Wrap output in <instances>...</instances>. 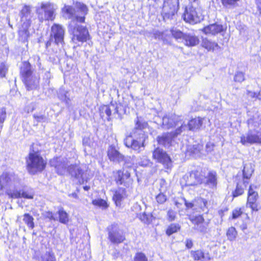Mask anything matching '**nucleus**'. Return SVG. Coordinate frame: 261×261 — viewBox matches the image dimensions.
Returning a JSON list of instances; mask_svg holds the SVG:
<instances>
[{
    "label": "nucleus",
    "instance_id": "69168bd1",
    "mask_svg": "<svg viewBox=\"0 0 261 261\" xmlns=\"http://www.w3.org/2000/svg\"><path fill=\"white\" fill-rule=\"evenodd\" d=\"M255 4L259 13L261 15V0H255Z\"/></svg>",
    "mask_w": 261,
    "mask_h": 261
},
{
    "label": "nucleus",
    "instance_id": "37998d69",
    "mask_svg": "<svg viewBox=\"0 0 261 261\" xmlns=\"http://www.w3.org/2000/svg\"><path fill=\"white\" fill-rule=\"evenodd\" d=\"M196 203L202 211H204L205 209L207 208V201L204 199L201 198H198L196 200Z\"/></svg>",
    "mask_w": 261,
    "mask_h": 261
},
{
    "label": "nucleus",
    "instance_id": "0eeeda50",
    "mask_svg": "<svg viewBox=\"0 0 261 261\" xmlns=\"http://www.w3.org/2000/svg\"><path fill=\"white\" fill-rule=\"evenodd\" d=\"M186 127H187L186 125H183L182 124L181 126L177 128L174 131L163 133L162 135L159 136L156 139L158 144L165 147H169L171 145L173 139L179 135Z\"/></svg>",
    "mask_w": 261,
    "mask_h": 261
},
{
    "label": "nucleus",
    "instance_id": "de8ad7c7",
    "mask_svg": "<svg viewBox=\"0 0 261 261\" xmlns=\"http://www.w3.org/2000/svg\"><path fill=\"white\" fill-rule=\"evenodd\" d=\"M245 80L244 74L242 72H237L234 77V80L236 82H242Z\"/></svg>",
    "mask_w": 261,
    "mask_h": 261
},
{
    "label": "nucleus",
    "instance_id": "79ce46f5",
    "mask_svg": "<svg viewBox=\"0 0 261 261\" xmlns=\"http://www.w3.org/2000/svg\"><path fill=\"white\" fill-rule=\"evenodd\" d=\"M0 180L2 183L8 184L11 181V175L8 172H4L0 175Z\"/></svg>",
    "mask_w": 261,
    "mask_h": 261
},
{
    "label": "nucleus",
    "instance_id": "412c9836",
    "mask_svg": "<svg viewBox=\"0 0 261 261\" xmlns=\"http://www.w3.org/2000/svg\"><path fill=\"white\" fill-rule=\"evenodd\" d=\"M98 113L100 118L103 121H109L111 120V110L108 105H101L98 109Z\"/></svg>",
    "mask_w": 261,
    "mask_h": 261
},
{
    "label": "nucleus",
    "instance_id": "c9c22d12",
    "mask_svg": "<svg viewBox=\"0 0 261 261\" xmlns=\"http://www.w3.org/2000/svg\"><path fill=\"white\" fill-rule=\"evenodd\" d=\"M180 226L178 224L173 223L170 224L166 230V233L168 236L176 232L180 229Z\"/></svg>",
    "mask_w": 261,
    "mask_h": 261
},
{
    "label": "nucleus",
    "instance_id": "6e6552de",
    "mask_svg": "<svg viewBox=\"0 0 261 261\" xmlns=\"http://www.w3.org/2000/svg\"><path fill=\"white\" fill-rule=\"evenodd\" d=\"M152 158L156 162L162 164L166 169H170L172 166L170 157L162 148H156L152 152Z\"/></svg>",
    "mask_w": 261,
    "mask_h": 261
},
{
    "label": "nucleus",
    "instance_id": "f257e3e1",
    "mask_svg": "<svg viewBox=\"0 0 261 261\" xmlns=\"http://www.w3.org/2000/svg\"><path fill=\"white\" fill-rule=\"evenodd\" d=\"M78 11L81 15L76 16L72 21L68 24V32L71 36V40L74 43L80 42L83 43L90 41L91 36L88 28L77 23H84L86 21V16L88 12V8L83 3H76Z\"/></svg>",
    "mask_w": 261,
    "mask_h": 261
},
{
    "label": "nucleus",
    "instance_id": "393cba45",
    "mask_svg": "<svg viewBox=\"0 0 261 261\" xmlns=\"http://www.w3.org/2000/svg\"><path fill=\"white\" fill-rule=\"evenodd\" d=\"M248 181L243 180L238 182L235 191L233 192V196L234 197L241 195L244 192V189L246 188Z\"/></svg>",
    "mask_w": 261,
    "mask_h": 261
},
{
    "label": "nucleus",
    "instance_id": "8fccbe9b",
    "mask_svg": "<svg viewBox=\"0 0 261 261\" xmlns=\"http://www.w3.org/2000/svg\"><path fill=\"white\" fill-rule=\"evenodd\" d=\"M239 0H221L223 5L226 7L234 6Z\"/></svg>",
    "mask_w": 261,
    "mask_h": 261
},
{
    "label": "nucleus",
    "instance_id": "2f4dec72",
    "mask_svg": "<svg viewBox=\"0 0 261 261\" xmlns=\"http://www.w3.org/2000/svg\"><path fill=\"white\" fill-rule=\"evenodd\" d=\"M92 203L94 206L100 207L102 209L106 208L108 207V204L107 201L101 198H98L93 200L92 201Z\"/></svg>",
    "mask_w": 261,
    "mask_h": 261
},
{
    "label": "nucleus",
    "instance_id": "4be33fe9",
    "mask_svg": "<svg viewBox=\"0 0 261 261\" xmlns=\"http://www.w3.org/2000/svg\"><path fill=\"white\" fill-rule=\"evenodd\" d=\"M61 12L63 15L67 16L69 19H71V21H72L76 16L75 15V9L72 6L65 5L61 9Z\"/></svg>",
    "mask_w": 261,
    "mask_h": 261
},
{
    "label": "nucleus",
    "instance_id": "f3484780",
    "mask_svg": "<svg viewBox=\"0 0 261 261\" xmlns=\"http://www.w3.org/2000/svg\"><path fill=\"white\" fill-rule=\"evenodd\" d=\"M50 165L55 168L56 173L59 175H63L66 169V165L59 157H55L50 160Z\"/></svg>",
    "mask_w": 261,
    "mask_h": 261
},
{
    "label": "nucleus",
    "instance_id": "680f3d73",
    "mask_svg": "<svg viewBox=\"0 0 261 261\" xmlns=\"http://www.w3.org/2000/svg\"><path fill=\"white\" fill-rule=\"evenodd\" d=\"M149 163V160L148 159H147L146 156H143L141 159V161H140V165L142 166H146L148 165Z\"/></svg>",
    "mask_w": 261,
    "mask_h": 261
},
{
    "label": "nucleus",
    "instance_id": "f8f14e48",
    "mask_svg": "<svg viewBox=\"0 0 261 261\" xmlns=\"http://www.w3.org/2000/svg\"><path fill=\"white\" fill-rule=\"evenodd\" d=\"M67 171L72 178L77 180L79 184H83L87 181L84 178V171L79 164H70L68 167Z\"/></svg>",
    "mask_w": 261,
    "mask_h": 261
},
{
    "label": "nucleus",
    "instance_id": "c03bdc74",
    "mask_svg": "<svg viewBox=\"0 0 261 261\" xmlns=\"http://www.w3.org/2000/svg\"><path fill=\"white\" fill-rule=\"evenodd\" d=\"M115 205L116 206H118L120 205V201L124 197V193L123 190L122 191V192L120 193L119 192L115 191Z\"/></svg>",
    "mask_w": 261,
    "mask_h": 261
},
{
    "label": "nucleus",
    "instance_id": "ddd939ff",
    "mask_svg": "<svg viewBox=\"0 0 261 261\" xmlns=\"http://www.w3.org/2000/svg\"><path fill=\"white\" fill-rule=\"evenodd\" d=\"M241 142L243 145L261 143V133L256 130H249L245 135L241 137Z\"/></svg>",
    "mask_w": 261,
    "mask_h": 261
},
{
    "label": "nucleus",
    "instance_id": "e433bc0d",
    "mask_svg": "<svg viewBox=\"0 0 261 261\" xmlns=\"http://www.w3.org/2000/svg\"><path fill=\"white\" fill-rule=\"evenodd\" d=\"M207 227V223H205L204 221V222L199 223V224H198L196 226H193V229L198 232L205 233L206 232Z\"/></svg>",
    "mask_w": 261,
    "mask_h": 261
},
{
    "label": "nucleus",
    "instance_id": "bf43d9fd",
    "mask_svg": "<svg viewBox=\"0 0 261 261\" xmlns=\"http://www.w3.org/2000/svg\"><path fill=\"white\" fill-rule=\"evenodd\" d=\"M247 206L250 207L252 211H258V205L256 202H250L249 203H247Z\"/></svg>",
    "mask_w": 261,
    "mask_h": 261
},
{
    "label": "nucleus",
    "instance_id": "13d9d810",
    "mask_svg": "<svg viewBox=\"0 0 261 261\" xmlns=\"http://www.w3.org/2000/svg\"><path fill=\"white\" fill-rule=\"evenodd\" d=\"M141 140H142V141L144 140H144L140 139V141H138V140H136L135 139L134 141H133V143L132 145L131 146L130 148H132L135 150H138V149H139L141 147L140 142L141 141H142Z\"/></svg>",
    "mask_w": 261,
    "mask_h": 261
},
{
    "label": "nucleus",
    "instance_id": "a211bd4d",
    "mask_svg": "<svg viewBox=\"0 0 261 261\" xmlns=\"http://www.w3.org/2000/svg\"><path fill=\"white\" fill-rule=\"evenodd\" d=\"M204 120V118L199 117L192 119L188 122V125L186 124L187 127L185 128L183 131L185 130L187 128L194 132L199 130L202 127L203 122Z\"/></svg>",
    "mask_w": 261,
    "mask_h": 261
},
{
    "label": "nucleus",
    "instance_id": "473e14b6",
    "mask_svg": "<svg viewBox=\"0 0 261 261\" xmlns=\"http://www.w3.org/2000/svg\"><path fill=\"white\" fill-rule=\"evenodd\" d=\"M189 219L192 222L193 226H196L201 222H204V219L202 215L190 216Z\"/></svg>",
    "mask_w": 261,
    "mask_h": 261
},
{
    "label": "nucleus",
    "instance_id": "774afa93",
    "mask_svg": "<svg viewBox=\"0 0 261 261\" xmlns=\"http://www.w3.org/2000/svg\"><path fill=\"white\" fill-rule=\"evenodd\" d=\"M33 117L37 121H40L44 119L45 117L44 115H34L33 116Z\"/></svg>",
    "mask_w": 261,
    "mask_h": 261
},
{
    "label": "nucleus",
    "instance_id": "e2e57ef3",
    "mask_svg": "<svg viewBox=\"0 0 261 261\" xmlns=\"http://www.w3.org/2000/svg\"><path fill=\"white\" fill-rule=\"evenodd\" d=\"M113 149L114 148L112 146H111L110 149L108 151V155L109 158L112 161L114 160V152Z\"/></svg>",
    "mask_w": 261,
    "mask_h": 261
},
{
    "label": "nucleus",
    "instance_id": "1a4fd4ad",
    "mask_svg": "<svg viewBox=\"0 0 261 261\" xmlns=\"http://www.w3.org/2000/svg\"><path fill=\"white\" fill-rule=\"evenodd\" d=\"M162 126L165 129H169L176 125L182 124L186 125L184 117L175 114L166 115L162 119Z\"/></svg>",
    "mask_w": 261,
    "mask_h": 261
},
{
    "label": "nucleus",
    "instance_id": "cd10ccee",
    "mask_svg": "<svg viewBox=\"0 0 261 261\" xmlns=\"http://www.w3.org/2000/svg\"><path fill=\"white\" fill-rule=\"evenodd\" d=\"M130 177V172L127 169L124 168L122 171H118V179L117 182L119 184H122L125 180L128 179Z\"/></svg>",
    "mask_w": 261,
    "mask_h": 261
},
{
    "label": "nucleus",
    "instance_id": "7ed1b4c3",
    "mask_svg": "<svg viewBox=\"0 0 261 261\" xmlns=\"http://www.w3.org/2000/svg\"><path fill=\"white\" fill-rule=\"evenodd\" d=\"M20 75L28 91L36 88L39 83L40 76L33 73L32 65L28 61L22 62V66L20 68Z\"/></svg>",
    "mask_w": 261,
    "mask_h": 261
},
{
    "label": "nucleus",
    "instance_id": "ea45409f",
    "mask_svg": "<svg viewBox=\"0 0 261 261\" xmlns=\"http://www.w3.org/2000/svg\"><path fill=\"white\" fill-rule=\"evenodd\" d=\"M8 65L5 62L0 63V77L4 78L8 71Z\"/></svg>",
    "mask_w": 261,
    "mask_h": 261
},
{
    "label": "nucleus",
    "instance_id": "a19ab883",
    "mask_svg": "<svg viewBox=\"0 0 261 261\" xmlns=\"http://www.w3.org/2000/svg\"><path fill=\"white\" fill-rule=\"evenodd\" d=\"M7 118V112L5 108L3 107L0 109V129H2L4 125V123Z\"/></svg>",
    "mask_w": 261,
    "mask_h": 261
},
{
    "label": "nucleus",
    "instance_id": "7c9ffc66",
    "mask_svg": "<svg viewBox=\"0 0 261 261\" xmlns=\"http://www.w3.org/2000/svg\"><path fill=\"white\" fill-rule=\"evenodd\" d=\"M18 37L20 40L23 42L28 41V38L30 37V32L29 27L22 28L19 30L18 32Z\"/></svg>",
    "mask_w": 261,
    "mask_h": 261
},
{
    "label": "nucleus",
    "instance_id": "4d7b16f0",
    "mask_svg": "<svg viewBox=\"0 0 261 261\" xmlns=\"http://www.w3.org/2000/svg\"><path fill=\"white\" fill-rule=\"evenodd\" d=\"M185 204L188 208L195 209L196 208L195 207L197 205L196 200L193 202H188L185 199Z\"/></svg>",
    "mask_w": 261,
    "mask_h": 261
},
{
    "label": "nucleus",
    "instance_id": "3c124183",
    "mask_svg": "<svg viewBox=\"0 0 261 261\" xmlns=\"http://www.w3.org/2000/svg\"><path fill=\"white\" fill-rule=\"evenodd\" d=\"M157 202L160 204L164 203L167 200L166 196L163 193H160L156 196Z\"/></svg>",
    "mask_w": 261,
    "mask_h": 261
},
{
    "label": "nucleus",
    "instance_id": "603ef678",
    "mask_svg": "<svg viewBox=\"0 0 261 261\" xmlns=\"http://www.w3.org/2000/svg\"><path fill=\"white\" fill-rule=\"evenodd\" d=\"M124 240V237L122 232H117V233L115 232V243H121Z\"/></svg>",
    "mask_w": 261,
    "mask_h": 261
},
{
    "label": "nucleus",
    "instance_id": "a18cd8bd",
    "mask_svg": "<svg viewBox=\"0 0 261 261\" xmlns=\"http://www.w3.org/2000/svg\"><path fill=\"white\" fill-rule=\"evenodd\" d=\"M202 148V145L200 144H196L189 148V150L193 154H197Z\"/></svg>",
    "mask_w": 261,
    "mask_h": 261
},
{
    "label": "nucleus",
    "instance_id": "58836bf2",
    "mask_svg": "<svg viewBox=\"0 0 261 261\" xmlns=\"http://www.w3.org/2000/svg\"><path fill=\"white\" fill-rule=\"evenodd\" d=\"M226 235L229 240H234L237 236V232L236 230V228L233 227L229 228L227 231Z\"/></svg>",
    "mask_w": 261,
    "mask_h": 261
},
{
    "label": "nucleus",
    "instance_id": "5fc2aeb1",
    "mask_svg": "<svg viewBox=\"0 0 261 261\" xmlns=\"http://www.w3.org/2000/svg\"><path fill=\"white\" fill-rule=\"evenodd\" d=\"M242 214V212L241 211V208H236L235 210H234L232 211V219L238 218L239 216H240Z\"/></svg>",
    "mask_w": 261,
    "mask_h": 261
},
{
    "label": "nucleus",
    "instance_id": "c756f323",
    "mask_svg": "<svg viewBox=\"0 0 261 261\" xmlns=\"http://www.w3.org/2000/svg\"><path fill=\"white\" fill-rule=\"evenodd\" d=\"M23 221L30 229H33L34 228V219L29 213H25L23 214Z\"/></svg>",
    "mask_w": 261,
    "mask_h": 261
},
{
    "label": "nucleus",
    "instance_id": "dca6fc26",
    "mask_svg": "<svg viewBox=\"0 0 261 261\" xmlns=\"http://www.w3.org/2000/svg\"><path fill=\"white\" fill-rule=\"evenodd\" d=\"M210 188L216 187L217 184V174L215 171L208 172L206 175L202 173V182Z\"/></svg>",
    "mask_w": 261,
    "mask_h": 261
},
{
    "label": "nucleus",
    "instance_id": "2eb2a0df",
    "mask_svg": "<svg viewBox=\"0 0 261 261\" xmlns=\"http://www.w3.org/2000/svg\"><path fill=\"white\" fill-rule=\"evenodd\" d=\"M5 194L8 196L9 198L12 199H19L21 198L32 199L34 197V195L33 194L30 193L27 191L20 190H12L11 189H8L6 191Z\"/></svg>",
    "mask_w": 261,
    "mask_h": 261
},
{
    "label": "nucleus",
    "instance_id": "f704fd0d",
    "mask_svg": "<svg viewBox=\"0 0 261 261\" xmlns=\"http://www.w3.org/2000/svg\"><path fill=\"white\" fill-rule=\"evenodd\" d=\"M172 36L178 41L182 42L186 33H184L176 29L171 30Z\"/></svg>",
    "mask_w": 261,
    "mask_h": 261
},
{
    "label": "nucleus",
    "instance_id": "338daca9",
    "mask_svg": "<svg viewBox=\"0 0 261 261\" xmlns=\"http://www.w3.org/2000/svg\"><path fill=\"white\" fill-rule=\"evenodd\" d=\"M140 219L142 221H143L145 223H147L149 222L148 218L147 217V215L145 214H143L140 216Z\"/></svg>",
    "mask_w": 261,
    "mask_h": 261
},
{
    "label": "nucleus",
    "instance_id": "a878e982",
    "mask_svg": "<svg viewBox=\"0 0 261 261\" xmlns=\"http://www.w3.org/2000/svg\"><path fill=\"white\" fill-rule=\"evenodd\" d=\"M191 254L194 259L196 260L207 261L210 259L209 254L204 253L201 250L192 251Z\"/></svg>",
    "mask_w": 261,
    "mask_h": 261
},
{
    "label": "nucleus",
    "instance_id": "423d86ee",
    "mask_svg": "<svg viewBox=\"0 0 261 261\" xmlns=\"http://www.w3.org/2000/svg\"><path fill=\"white\" fill-rule=\"evenodd\" d=\"M182 18L186 22L196 24L203 19V15L199 8L189 5L185 8Z\"/></svg>",
    "mask_w": 261,
    "mask_h": 261
},
{
    "label": "nucleus",
    "instance_id": "c85d7f7f",
    "mask_svg": "<svg viewBox=\"0 0 261 261\" xmlns=\"http://www.w3.org/2000/svg\"><path fill=\"white\" fill-rule=\"evenodd\" d=\"M59 221L62 224H67L69 221V215L63 208L59 209L57 212Z\"/></svg>",
    "mask_w": 261,
    "mask_h": 261
},
{
    "label": "nucleus",
    "instance_id": "0e129e2a",
    "mask_svg": "<svg viewBox=\"0 0 261 261\" xmlns=\"http://www.w3.org/2000/svg\"><path fill=\"white\" fill-rule=\"evenodd\" d=\"M185 244L186 247L188 249L191 248L193 246V241L191 239H187Z\"/></svg>",
    "mask_w": 261,
    "mask_h": 261
},
{
    "label": "nucleus",
    "instance_id": "b1692460",
    "mask_svg": "<svg viewBox=\"0 0 261 261\" xmlns=\"http://www.w3.org/2000/svg\"><path fill=\"white\" fill-rule=\"evenodd\" d=\"M202 46L208 51H214L216 49L220 48V46L217 43L207 39V38H204L202 41Z\"/></svg>",
    "mask_w": 261,
    "mask_h": 261
},
{
    "label": "nucleus",
    "instance_id": "9d476101",
    "mask_svg": "<svg viewBox=\"0 0 261 261\" xmlns=\"http://www.w3.org/2000/svg\"><path fill=\"white\" fill-rule=\"evenodd\" d=\"M65 34V30L62 24L55 23L51 25L50 37L54 39L56 44L64 43Z\"/></svg>",
    "mask_w": 261,
    "mask_h": 261
},
{
    "label": "nucleus",
    "instance_id": "09e8293b",
    "mask_svg": "<svg viewBox=\"0 0 261 261\" xmlns=\"http://www.w3.org/2000/svg\"><path fill=\"white\" fill-rule=\"evenodd\" d=\"M45 219H48L50 221H56V218L55 217V214L51 211H47L44 216Z\"/></svg>",
    "mask_w": 261,
    "mask_h": 261
},
{
    "label": "nucleus",
    "instance_id": "864d4df0",
    "mask_svg": "<svg viewBox=\"0 0 261 261\" xmlns=\"http://www.w3.org/2000/svg\"><path fill=\"white\" fill-rule=\"evenodd\" d=\"M168 220L172 221L174 220L176 217V212L172 210H169L167 213Z\"/></svg>",
    "mask_w": 261,
    "mask_h": 261
},
{
    "label": "nucleus",
    "instance_id": "6e6d98bb",
    "mask_svg": "<svg viewBox=\"0 0 261 261\" xmlns=\"http://www.w3.org/2000/svg\"><path fill=\"white\" fill-rule=\"evenodd\" d=\"M43 261H56V257L53 253L48 252L46 254V257Z\"/></svg>",
    "mask_w": 261,
    "mask_h": 261
},
{
    "label": "nucleus",
    "instance_id": "4468645a",
    "mask_svg": "<svg viewBox=\"0 0 261 261\" xmlns=\"http://www.w3.org/2000/svg\"><path fill=\"white\" fill-rule=\"evenodd\" d=\"M186 185L187 186H192L201 184L202 182V173H200L198 171H192L189 175L185 176Z\"/></svg>",
    "mask_w": 261,
    "mask_h": 261
},
{
    "label": "nucleus",
    "instance_id": "f03ea898",
    "mask_svg": "<svg viewBox=\"0 0 261 261\" xmlns=\"http://www.w3.org/2000/svg\"><path fill=\"white\" fill-rule=\"evenodd\" d=\"M38 145L32 143L30 147V151L25 157V167L28 172L31 175L41 173L46 168L47 160L41 155V150L35 149V146Z\"/></svg>",
    "mask_w": 261,
    "mask_h": 261
},
{
    "label": "nucleus",
    "instance_id": "39448f33",
    "mask_svg": "<svg viewBox=\"0 0 261 261\" xmlns=\"http://www.w3.org/2000/svg\"><path fill=\"white\" fill-rule=\"evenodd\" d=\"M148 126V124L144 121L140 120L137 118L136 123V126L132 133L131 136H128L124 140V144L127 147H130L132 145L135 138L139 139H145V134L143 129Z\"/></svg>",
    "mask_w": 261,
    "mask_h": 261
},
{
    "label": "nucleus",
    "instance_id": "4c0bfd02",
    "mask_svg": "<svg viewBox=\"0 0 261 261\" xmlns=\"http://www.w3.org/2000/svg\"><path fill=\"white\" fill-rule=\"evenodd\" d=\"M31 14V8L30 6L24 5L21 11L20 15L21 17L27 18L28 16H30Z\"/></svg>",
    "mask_w": 261,
    "mask_h": 261
},
{
    "label": "nucleus",
    "instance_id": "aec40b11",
    "mask_svg": "<svg viewBox=\"0 0 261 261\" xmlns=\"http://www.w3.org/2000/svg\"><path fill=\"white\" fill-rule=\"evenodd\" d=\"M199 40L196 36L191 33H186L182 42L186 46H194L199 43Z\"/></svg>",
    "mask_w": 261,
    "mask_h": 261
},
{
    "label": "nucleus",
    "instance_id": "bb28decb",
    "mask_svg": "<svg viewBox=\"0 0 261 261\" xmlns=\"http://www.w3.org/2000/svg\"><path fill=\"white\" fill-rule=\"evenodd\" d=\"M253 171L254 169L251 164H245L243 170V180L249 181Z\"/></svg>",
    "mask_w": 261,
    "mask_h": 261
},
{
    "label": "nucleus",
    "instance_id": "49530a36",
    "mask_svg": "<svg viewBox=\"0 0 261 261\" xmlns=\"http://www.w3.org/2000/svg\"><path fill=\"white\" fill-rule=\"evenodd\" d=\"M133 261H148L145 255L141 252L137 253Z\"/></svg>",
    "mask_w": 261,
    "mask_h": 261
},
{
    "label": "nucleus",
    "instance_id": "20e7f679",
    "mask_svg": "<svg viewBox=\"0 0 261 261\" xmlns=\"http://www.w3.org/2000/svg\"><path fill=\"white\" fill-rule=\"evenodd\" d=\"M36 12L41 23L46 21H53L56 18L55 9L50 3H41L36 8Z\"/></svg>",
    "mask_w": 261,
    "mask_h": 261
},
{
    "label": "nucleus",
    "instance_id": "72a5a7b5",
    "mask_svg": "<svg viewBox=\"0 0 261 261\" xmlns=\"http://www.w3.org/2000/svg\"><path fill=\"white\" fill-rule=\"evenodd\" d=\"M247 203H249L250 202H256L258 194L256 192L253 191L251 186L249 187Z\"/></svg>",
    "mask_w": 261,
    "mask_h": 261
},
{
    "label": "nucleus",
    "instance_id": "6ab92c4d",
    "mask_svg": "<svg viewBox=\"0 0 261 261\" xmlns=\"http://www.w3.org/2000/svg\"><path fill=\"white\" fill-rule=\"evenodd\" d=\"M225 30L224 27L219 24L214 23L204 27L203 32L206 34L216 35Z\"/></svg>",
    "mask_w": 261,
    "mask_h": 261
},
{
    "label": "nucleus",
    "instance_id": "5701e85b",
    "mask_svg": "<svg viewBox=\"0 0 261 261\" xmlns=\"http://www.w3.org/2000/svg\"><path fill=\"white\" fill-rule=\"evenodd\" d=\"M115 160H117L119 163L123 162V166L126 168H130L132 167V163L130 158H125L118 151L115 150Z\"/></svg>",
    "mask_w": 261,
    "mask_h": 261
},
{
    "label": "nucleus",
    "instance_id": "052dcab7",
    "mask_svg": "<svg viewBox=\"0 0 261 261\" xmlns=\"http://www.w3.org/2000/svg\"><path fill=\"white\" fill-rule=\"evenodd\" d=\"M153 37L156 39H163V34L159 31H154L153 33Z\"/></svg>",
    "mask_w": 261,
    "mask_h": 261
},
{
    "label": "nucleus",
    "instance_id": "9b49d317",
    "mask_svg": "<svg viewBox=\"0 0 261 261\" xmlns=\"http://www.w3.org/2000/svg\"><path fill=\"white\" fill-rule=\"evenodd\" d=\"M179 9V3L173 4V2L164 0L162 8V15L164 20L173 19V17Z\"/></svg>",
    "mask_w": 261,
    "mask_h": 261
}]
</instances>
